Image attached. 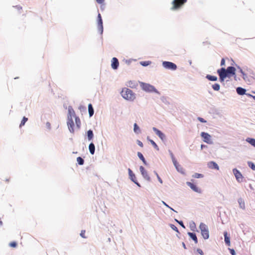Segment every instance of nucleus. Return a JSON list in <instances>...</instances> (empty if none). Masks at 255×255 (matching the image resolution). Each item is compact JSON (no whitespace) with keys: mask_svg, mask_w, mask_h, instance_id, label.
<instances>
[{"mask_svg":"<svg viewBox=\"0 0 255 255\" xmlns=\"http://www.w3.org/2000/svg\"><path fill=\"white\" fill-rule=\"evenodd\" d=\"M221 82H224L226 77H230L236 74V68L232 66L228 67L226 69L222 68L217 70Z\"/></svg>","mask_w":255,"mask_h":255,"instance_id":"1","label":"nucleus"},{"mask_svg":"<svg viewBox=\"0 0 255 255\" xmlns=\"http://www.w3.org/2000/svg\"><path fill=\"white\" fill-rule=\"evenodd\" d=\"M121 95L124 99L129 101H133L135 98L132 91L130 89L127 88L123 89L121 92Z\"/></svg>","mask_w":255,"mask_h":255,"instance_id":"2","label":"nucleus"},{"mask_svg":"<svg viewBox=\"0 0 255 255\" xmlns=\"http://www.w3.org/2000/svg\"><path fill=\"white\" fill-rule=\"evenodd\" d=\"M70 117H71L72 118L75 119L76 126L78 128H79L81 125L80 120L78 117L76 116L74 110L72 108V107L70 106L68 107V113L67 118H70Z\"/></svg>","mask_w":255,"mask_h":255,"instance_id":"3","label":"nucleus"},{"mask_svg":"<svg viewBox=\"0 0 255 255\" xmlns=\"http://www.w3.org/2000/svg\"><path fill=\"white\" fill-rule=\"evenodd\" d=\"M187 0H173L171 3L172 7L171 9L176 10L181 8L183 5L186 3Z\"/></svg>","mask_w":255,"mask_h":255,"instance_id":"4","label":"nucleus"},{"mask_svg":"<svg viewBox=\"0 0 255 255\" xmlns=\"http://www.w3.org/2000/svg\"><path fill=\"white\" fill-rule=\"evenodd\" d=\"M199 229L203 238L206 240L209 238V231L208 226L204 223H201L199 225Z\"/></svg>","mask_w":255,"mask_h":255,"instance_id":"5","label":"nucleus"},{"mask_svg":"<svg viewBox=\"0 0 255 255\" xmlns=\"http://www.w3.org/2000/svg\"><path fill=\"white\" fill-rule=\"evenodd\" d=\"M163 66L167 69L175 70L177 69V66L175 64L168 61H164L162 63Z\"/></svg>","mask_w":255,"mask_h":255,"instance_id":"6","label":"nucleus"},{"mask_svg":"<svg viewBox=\"0 0 255 255\" xmlns=\"http://www.w3.org/2000/svg\"><path fill=\"white\" fill-rule=\"evenodd\" d=\"M201 136L203 138V140L208 144L212 143L211 140V136L208 133L205 132H202Z\"/></svg>","mask_w":255,"mask_h":255,"instance_id":"7","label":"nucleus"},{"mask_svg":"<svg viewBox=\"0 0 255 255\" xmlns=\"http://www.w3.org/2000/svg\"><path fill=\"white\" fill-rule=\"evenodd\" d=\"M141 86L142 89L145 91L149 92H156V90L155 89V88L150 84L143 83Z\"/></svg>","mask_w":255,"mask_h":255,"instance_id":"8","label":"nucleus"},{"mask_svg":"<svg viewBox=\"0 0 255 255\" xmlns=\"http://www.w3.org/2000/svg\"><path fill=\"white\" fill-rule=\"evenodd\" d=\"M67 124L70 131L72 133H74V123L73 121V118H72L71 117H70V118H67Z\"/></svg>","mask_w":255,"mask_h":255,"instance_id":"9","label":"nucleus"},{"mask_svg":"<svg viewBox=\"0 0 255 255\" xmlns=\"http://www.w3.org/2000/svg\"><path fill=\"white\" fill-rule=\"evenodd\" d=\"M233 171L236 177L237 180L239 182H242L244 177L242 173L237 169H234L233 170Z\"/></svg>","mask_w":255,"mask_h":255,"instance_id":"10","label":"nucleus"},{"mask_svg":"<svg viewBox=\"0 0 255 255\" xmlns=\"http://www.w3.org/2000/svg\"><path fill=\"white\" fill-rule=\"evenodd\" d=\"M139 169L143 178L147 181H150V178L148 175L147 171L145 170L143 166H140Z\"/></svg>","mask_w":255,"mask_h":255,"instance_id":"11","label":"nucleus"},{"mask_svg":"<svg viewBox=\"0 0 255 255\" xmlns=\"http://www.w3.org/2000/svg\"><path fill=\"white\" fill-rule=\"evenodd\" d=\"M128 174H129V176L130 177V180L132 181H133L134 183H135L137 185H138V186H140V185L139 184V183L138 182H137L136 180V177H135L134 174L132 172V170L130 168H128Z\"/></svg>","mask_w":255,"mask_h":255,"instance_id":"12","label":"nucleus"},{"mask_svg":"<svg viewBox=\"0 0 255 255\" xmlns=\"http://www.w3.org/2000/svg\"><path fill=\"white\" fill-rule=\"evenodd\" d=\"M98 26L101 33H102L103 31V21L101 15L100 13L98 15Z\"/></svg>","mask_w":255,"mask_h":255,"instance_id":"13","label":"nucleus"},{"mask_svg":"<svg viewBox=\"0 0 255 255\" xmlns=\"http://www.w3.org/2000/svg\"><path fill=\"white\" fill-rule=\"evenodd\" d=\"M112 67L114 69H117L119 65V63L118 59L116 57L113 58L112 60Z\"/></svg>","mask_w":255,"mask_h":255,"instance_id":"14","label":"nucleus"},{"mask_svg":"<svg viewBox=\"0 0 255 255\" xmlns=\"http://www.w3.org/2000/svg\"><path fill=\"white\" fill-rule=\"evenodd\" d=\"M153 130L155 131L156 134L160 137V138L163 140L165 138V136L164 133H163L160 130L157 129L156 128H153Z\"/></svg>","mask_w":255,"mask_h":255,"instance_id":"15","label":"nucleus"},{"mask_svg":"<svg viewBox=\"0 0 255 255\" xmlns=\"http://www.w3.org/2000/svg\"><path fill=\"white\" fill-rule=\"evenodd\" d=\"M187 184L195 192H200V190L196 186V185L190 182H187Z\"/></svg>","mask_w":255,"mask_h":255,"instance_id":"16","label":"nucleus"},{"mask_svg":"<svg viewBox=\"0 0 255 255\" xmlns=\"http://www.w3.org/2000/svg\"><path fill=\"white\" fill-rule=\"evenodd\" d=\"M208 167L210 168H211V169H217V170H219V166H218V164L216 162H215L214 161H210V162H209L208 163Z\"/></svg>","mask_w":255,"mask_h":255,"instance_id":"17","label":"nucleus"},{"mask_svg":"<svg viewBox=\"0 0 255 255\" xmlns=\"http://www.w3.org/2000/svg\"><path fill=\"white\" fill-rule=\"evenodd\" d=\"M224 236L225 237V242L226 245L228 246H230V237L228 236V233L227 232H225L224 233Z\"/></svg>","mask_w":255,"mask_h":255,"instance_id":"18","label":"nucleus"},{"mask_svg":"<svg viewBox=\"0 0 255 255\" xmlns=\"http://www.w3.org/2000/svg\"><path fill=\"white\" fill-rule=\"evenodd\" d=\"M188 234L196 244L198 243V239L195 233L189 232Z\"/></svg>","mask_w":255,"mask_h":255,"instance_id":"19","label":"nucleus"},{"mask_svg":"<svg viewBox=\"0 0 255 255\" xmlns=\"http://www.w3.org/2000/svg\"><path fill=\"white\" fill-rule=\"evenodd\" d=\"M246 92V89L241 88V87H238L237 88V92L239 95H243L245 94Z\"/></svg>","mask_w":255,"mask_h":255,"instance_id":"20","label":"nucleus"},{"mask_svg":"<svg viewBox=\"0 0 255 255\" xmlns=\"http://www.w3.org/2000/svg\"><path fill=\"white\" fill-rule=\"evenodd\" d=\"M89 149L90 152L91 154H94L95 153V145L93 143H91L89 145Z\"/></svg>","mask_w":255,"mask_h":255,"instance_id":"21","label":"nucleus"},{"mask_svg":"<svg viewBox=\"0 0 255 255\" xmlns=\"http://www.w3.org/2000/svg\"><path fill=\"white\" fill-rule=\"evenodd\" d=\"M238 202H239L240 208L243 209H245L246 206H245V203L244 200L242 198H240L238 200Z\"/></svg>","mask_w":255,"mask_h":255,"instance_id":"22","label":"nucleus"},{"mask_svg":"<svg viewBox=\"0 0 255 255\" xmlns=\"http://www.w3.org/2000/svg\"><path fill=\"white\" fill-rule=\"evenodd\" d=\"M87 136L89 140H91L93 139L94 134L92 130L90 129L87 131Z\"/></svg>","mask_w":255,"mask_h":255,"instance_id":"23","label":"nucleus"},{"mask_svg":"<svg viewBox=\"0 0 255 255\" xmlns=\"http://www.w3.org/2000/svg\"><path fill=\"white\" fill-rule=\"evenodd\" d=\"M88 111L90 117H92L94 114V109L92 104H90L88 105Z\"/></svg>","mask_w":255,"mask_h":255,"instance_id":"24","label":"nucleus"},{"mask_svg":"<svg viewBox=\"0 0 255 255\" xmlns=\"http://www.w3.org/2000/svg\"><path fill=\"white\" fill-rule=\"evenodd\" d=\"M206 77L210 81H215L217 80V77L216 76H212L210 75H207Z\"/></svg>","mask_w":255,"mask_h":255,"instance_id":"25","label":"nucleus"},{"mask_svg":"<svg viewBox=\"0 0 255 255\" xmlns=\"http://www.w3.org/2000/svg\"><path fill=\"white\" fill-rule=\"evenodd\" d=\"M246 141L250 143L251 145L255 147V139L252 138H248Z\"/></svg>","mask_w":255,"mask_h":255,"instance_id":"26","label":"nucleus"},{"mask_svg":"<svg viewBox=\"0 0 255 255\" xmlns=\"http://www.w3.org/2000/svg\"><path fill=\"white\" fill-rule=\"evenodd\" d=\"M137 155H138V157L142 161L143 163L145 165H146V161H145V160L143 155L142 154V153L139 152H138L137 153Z\"/></svg>","mask_w":255,"mask_h":255,"instance_id":"27","label":"nucleus"},{"mask_svg":"<svg viewBox=\"0 0 255 255\" xmlns=\"http://www.w3.org/2000/svg\"><path fill=\"white\" fill-rule=\"evenodd\" d=\"M248 164L252 169H253V170H255V164L253 162L251 161H249L248 162Z\"/></svg>","mask_w":255,"mask_h":255,"instance_id":"28","label":"nucleus"},{"mask_svg":"<svg viewBox=\"0 0 255 255\" xmlns=\"http://www.w3.org/2000/svg\"><path fill=\"white\" fill-rule=\"evenodd\" d=\"M213 89L215 91H219L220 88V85L218 84H215L212 85Z\"/></svg>","mask_w":255,"mask_h":255,"instance_id":"29","label":"nucleus"},{"mask_svg":"<svg viewBox=\"0 0 255 255\" xmlns=\"http://www.w3.org/2000/svg\"><path fill=\"white\" fill-rule=\"evenodd\" d=\"M28 119L25 117H24L21 122V123L19 125L20 127H21L22 126H24L25 123L27 121Z\"/></svg>","mask_w":255,"mask_h":255,"instance_id":"30","label":"nucleus"},{"mask_svg":"<svg viewBox=\"0 0 255 255\" xmlns=\"http://www.w3.org/2000/svg\"><path fill=\"white\" fill-rule=\"evenodd\" d=\"M149 141L150 142V143H151V144L153 146V147L156 149H157V150H159V148H158V145L156 144V143L153 140H151V139H149Z\"/></svg>","mask_w":255,"mask_h":255,"instance_id":"31","label":"nucleus"},{"mask_svg":"<svg viewBox=\"0 0 255 255\" xmlns=\"http://www.w3.org/2000/svg\"><path fill=\"white\" fill-rule=\"evenodd\" d=\"M134 131L136 133H138L140 131L139 128L138 127L137 125L135 123L134 124V128H133Z\"/></svg>","mask_w":255,"mask_h":255,"instance_id":"32","label":"nucleus"},{"mask_svg":"<svg viewBox=\"0 0 255 255\" xmlns=\"http://www.w3.org/2000/svg\"><path fill=\"white\" fill-rule=\"evenodd\" d=\"M77 161L80 165H83L84 162L83 159L81 157H77Z\"/></svg>","mask_w":255,"mask_h":255,"instance_id":"33","label":"nucleus"},{"mask_svg":"<svg viewBox=\"0 0 255 255\" xmlns=\"http://www.w3.org/2000/svg\"><path fill=\"white\" fill-rule=\"evenodd\" d=\"M140 63L141 65H142L143 66H146L149 65L151 63V62L149 61H141L140 62Z\"/></svg>","mask_w":255,"mask_h":255,"instance_id":"34","label":"nucleus"},{"mask_svg":"<svg viewBox=\"0 0 255 255\" xmlns=\"http://www.w3.org/2000/svg\"><path fill=\"white\" fill-rule=\"evenodd\" d=\"M171 156L174 165H176V164H178L177 160H176L175 158L174 157L173 154L172 153H171Z\"/></svg>","mask_w":255,"mask_h":255,"instance_id":"35","label":"nucleus"},{"mask_svg":"<svg viewBox=\"0 0 255 255\" xmlns=\"http://www.w3.org/2000/svg\"><path fill=\"white\" fill-rule=\"evenodd\" d=\"M9 246L12 248H16L17 247V243L15 242H12L9 243Z\"/></svg>","mask_w":255,"mask_h":255,"instance_id":"36","label":"nucleus"},{"mask_svg":"<svg viewBox=\"0 0 255 255\" xmlns=\"http://www.w3.org/2000/svg\"><path fill=\"white\" fill-rule=\"evenodd\" d=\"M85 233H86V231L85 230H82L81 232V233H80V236L82 238H86L87 237L85 236Z\"/></svg>","mask_w":255,"mask_h":255,"instance_id":"37","label":"nucleus"},{"mask_svg":"<svg viewBox=\"0 0 255 255\" xmlns=\"http://www.w3.org/2000/svg\"><path fill=\"white\" fill-rule=\"evenodd\" d=\"M203 176L202 174H199V173H196L194 175V177L195 178H200V177H203Z\"/></svg>","mask_w":255,"mask_h":255,"instance_id":"38","label":"nucleus"},{"mask_svg":"<svg viewBox=\"0 0 255 255\" xmlns=\"http://www.w3.org/2000/svg\"><path fill=\"white\" fill-rule=\"evenodd\" d=\"M171 227L173 230L177 232H178V230L176 226H175L174 225H171Z\"/></svg>","mask_w":255,"mask_h":255,"instance_id":"39","label":"nucleus"},{"mask_svg":"<svg viewBox=\"0 0 255 255\" xmlns=\"http://www.w3.org/2000/svg\"><path fill=\"white\" fill-rule=\"evenodd\" d=\"M198 120L201 123H206V121H205L204 119L202 118H200V117H198Z\"/></svg>","mask_w":255,"mask_h":255,"instance_id":"40","label":"nucleus"},{"mask_svg":"<svg viewBox=\"0 0 255 255\" xmlns=\"http://www.w3.org/2000/svg\"><path fill=\"white\" fill-rule=\"evenodd\" d=\"M177 222H178L183 228H185V226L184 225L183 222L182 221H179L177 220H175Z\"/></svg>","mask_w":255,"mask_h":255,"instance_id":"41","label":"nucleus"},{"mask_svg":"<svg viewBox=\"0 0 255 255\" xmlns=\"http://www.w3.org/2000/svg\"><path fill=\"white\" fill-rule=\"evenodd\" d=\"M225 60L224 58H222L221 61V66H225Z\"/></svg>","mask_w":255,"mask_h":255,"instance_id":"42","label":"nucleus"},{"mask_svg":"<svg viewBox=\"0 0 255 255\" xmlns=\"http://www.w3.org/2000/svg\"><path fill=\"white\" fill-rule=\"evenodd\" d=\"M197 252L201 255H204V253H203V252L202 251V250L200 249H198L197 250Z\"/></svg>","mask_w":255,"mask_h":255,"instance_id":"43","label":"nucleus"},{"mask_svg":"<svg viewBox=\"0 0 255 255\" xmlns=\"http://www.w3.org/2000/svg\"><path fill=\"white\" fill-rule=\"evenodd\" d=\"M137 144L139 146H140L141 147H142L143 146L142 142L141 141H140V140H137Z\"/></svg>","mask_w":255,"mask_h":255,"instance_id":"44","label":"nucleus"},{"mask_svg":"<svg viewBox=\"0 0 255 255\" xmlns=\"http://www.w3.org/2000/svg\"><path fill=\"white\" fill-rule=\"evenodd\" d=\"M156 176H157V179L158 180V181H159V182L160 183H162V179L160 178V177L159 176V175L156 173Z\"/></svg>","mask_w":255,"mask_h":255,"instance_id":"45","label":"nucleus"},{"mask_svg":"<svg viewBox=\"0 0 255 255\" xmlns=\"http://www.w3.org/2000/svg\"><path fill=\"white\" fill-rule=\"evenodd\" d=\"M96 1L99 4H103L105 0H96Z\"/></svg>","mask_w":255,"mask_h":255,"instance_id":"46","label":"nucleus"},{"mask_svg":"<svg viewBox=\"0 0 255 255\" xmlns=\"http://www.w3.org/2000/svg\"><path fill=\"white\" fill-rule=\"evenodd\" d=\"M174 166H175L177 170L179 171V167H180V165L179 164V163H178V164H176V165H174Z\"/></svg>","mask_w":255,"mask_h":255,"instance_id":"47","label":"nucleus"},{"mask_svg":"<svg viewBox=\"0 0 255 255\" xmlns=\"http://www.w3.org/2000/svg\"><path fill=\"white\" fill-rule=\"evenodd\" d=\"M231 254L232 255H235V252L234 250H231Z\"/></svg>","mask_w":255,"mask_h":255,"instance_id":"48","label":"nucleus"},{"mask_svg":"<svg viewBox=\"0 0 255 255\" xmlns=\"http://www.w3.org/2000/svg\"><path fill=\"white\" fill-rule=\"evenodd\" d=\"M46 126L48 128H50V124L48 122H47L46 123Z\"/></svg>","mask_w":255,"mask_h":255,"instance_id":"49","label":"nucleus"},{"mask_svg":"<svg viewBox=\"0 0 255 255\" xmlns=\"http://www.w3.org/2000/svg\"><path fill=\"white\" fill-rule=\"evenodd\" d=\"M163 203L167 207H168L170 209H171V210H173V209L171 208H170V207H169L165 202H163Z\"/></svg>","mask_w":255,"mask_h":255,"instance_id":"50","label":"nucleus"},{"mask_svg":"<svg viewBox=\"0 0 255 255\" xmlns=\"http://www.w3.org/2000/svg\"><path fill=\"white\" fill-rule=\"evenodd\" d=\"M182 245H183V247H184V248L186 249V246H185V244L184 243H182Z\"/></svg>","mask_w":255,"mask_h":255,"instance_id":"51","label":"nucleus"},{"mask_svg":"<svg viewBox=\"0 0 255 255\" xmlns=\"http://www.w3.org/2000/svg\"><path fill=\"white\" fill-rule=\"evenodd\" d=\"M241 72L242 73V74L243 75V76H244L245 74L244 73V72L242 70H241Z\"/></svg>","mask_w":255,"mask_h":255,"instance_id":"52","label":"nucleus"},{"mask_svg":"<svg viewBox=\"0 0 255 255\" xmlns=\"http://www.w3.org/2000/svg\"><path fill=\"white\" fill-rule=\"evenodd\" d=\"M203 147H204V145L202 144L201 146V148L202 149L203 148Z\"/></svg>","mask_w":255,"mask_h":255,"instance_id":"53","label":"nucleus"}]
</instances>
